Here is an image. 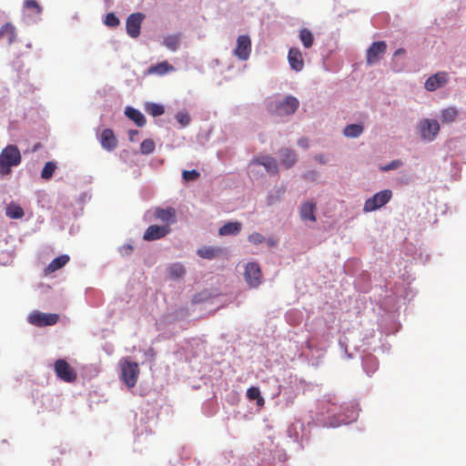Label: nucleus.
Returning <instances> with one entry per match:
<instances>
[{
  "label": "nucleus",
  "instance_id": "8fccbe9b",
  "mask_svg": "<svg viewBox=\"0 0 466 466\" xmlns=\"http://www.w3.org/2000/svg\"><path fill=\"white\" fill-rule=\"evenodd\" d=\"M268 244L272 247V246H274L276 244V241L274 239L269 238L268 240Z\"/></svg>",
  "mask_w": 466,
  "mask_h": 466
},
{
  "label": "nucleus",
  "instance_id": "a18cd8bd",
  "mask_svg": "<svg viewBox=\"0 0 466 466\" xmlns=\"http://www.w3.org/2000/svg\"><path fill=\"white\" fill-rule=\"evenodd\" d=\"M298 145L303 148H308L309 147V142H308V139L306 137H301L298 140Z\"/></svg>",
  "mask_w": 466,
  "mask_h": 466
},
{
  "label": "nucleus",
  "instance_id": "c9c22d12",
  "mask_svg": "<svg viewBox=\"0 0 466 466\" xmlns=\"http://www.w3.org/2000/svg\"><path fill=\"white\" fill-rule=\"evenodd\" d=\"M155 150V142L152 139H145L140 145V151L144 155H149Z\"/></svg>",
  "mask_w": 466,
  "mask_h": 466
},
{
  "label": "nucleus",
  "instance_id": "6e6552de",
  "mask_svg": "<svg viewBox=\"0 0 466 466\" xmlns=\"http://www.w3.org/2000/svg\"><path fill=\"white\" fill-rule=\"evenodd\" d=\"M387 51V44L384 41L373 42L366 53L367 64L371 66L378 63Z\"/></svg>",
  "mask_w": 466,
  "mask_h": 466
},
{
  "label": "nucleus",
  "instance_id": "79ce46f5",
  "mask_svg": "<svg viewBox=\"0 0 466 466\" xmlns=\"http://www.w3.org/2000/svg\"><path fill=\"white\" fill-rule=\"evenodd\" d=\"M402 165V162L400 160H393L385 167H383L381 169L384 171H389L392 169H396L400 167Z\"/></svg>",
  "mask_w": 466,
  "mask_h": 466
},
{
  "label": "nucleus",
  "instance_id": "393cba45",
  "mask_svg": "<svg viewBox=\"0 0 466 466\" xmlns=\"http://www.w3.org/2000/svg\"><path fill=\"white\" fill-rule=\"evenodd\" d=\"M247 398L249 400H256L257 405L262 408L265 405V400L261 396V392L258 387H250L247 390Z\"/></svg>",
  "mask_w": 466,
  "mask_h": 466
},
{
  "label": "nucleus",
  "instance_id": "39448f33",
  "mask_svg": "<svg viewBox=\"0 0 466 466\" xmlns=\"http://www.w3.org/2000/svg\"><path fill=\"white\" fill-rule=\"evenodd\" d=\"M54 369L57 378L65 382L71 383L76 381L77 379V375L74 368H72L70 364L63 359L56 360Z\"/></svg>",
  "mask_w": 466,
  "mask_h": 466
},
{
  "label": "nucleus",
  "instance_id": "c85d7f7f",
  "mask_svg": "<svg viewBox=\"0 0 466 466\" xmlns=\"http://www.w3.org/2000/svg\"><path fill=\"white\" fill-rule=\"evenodd\" d=\"M163 45L171 51H177L180 45V35H171L164 37Z\"/></svg>",
  "mask_w": 466,
  "mask_h": 466
},
{
  "label": "nucleus",
  "instance_id": "72a5a7b5",
  "mask_svg": "<svg viewBox=\"0 0 466 466\" xmlns=\"http://www.w3.org/2000/svg\"><path fill=\"white\" fill-rule=\"evenodd\" d=\"M56 169V165L55 162H53V161L46 162L41 171V177L45 180H49L53 177Z\"/></svg>",
  "mask_w": 466,
  "mask_h": 466
},
{
  "label": "nucleus",
  "instance_id": "37998d69",
  "mask_svg": "<svg viewBox=\"0 0 466 466\" xmlns=\"http://www.w3.org/2000/svg\"><path fill=\"white\" fill-rule=\"evenodd\" d=\"M369 362H371V364L373 365V370L372 371H374L378 368V363H377L376 360H374L372 357L366 358L364 360L365 367H367Z\"/></svg>",
  "mask_w": 466,
  "mask_h": 466
},
{
  "label": "nucleus",
  "instance_id": "a211bd4d",
  "mask_svg": "<svg viewBox=\"0 0 466 466\" xmlns=\"http://www.w3.org/2000/svg\"><path fill=\"white\" fill-rule=\"evenodd\" d=\"M316 204L313 202H305L301 204L299 208L300 218L304 221L309 220L311 222L316 221Z\"/></svg>",
  "mask_w": 466,
  "mask_h": 466
},
{
  "label": "nucleus",
  "instance_id": "bb28decb",
  "mask_svg": "<svg viewBox=\"0 0 466 466\" xmlns=\"http://www.w3.org/2000/svg\"><path fill=\"white\" fill-rule=\"evenodd\" d=\"M4 37H7L9 44H12L15 39V29L9 23H6L0 28V40Z\"/></svg>",
  "mask_w": 466,
  "mask_h": 466
},
{
  "label": "nucleus",
  "instance_id": "5701e85b",
  "mask_svg": "<svg viewBox=\"0 0 466 466\" xmlns=\"http://www.w3.org/2000/svg\"><path fill=\"white\" fill-rule=\"evenodd\" d=\"M125 114L129 119L134 121L137 126H138V127L145 126L146 118H145L144 115L139 110L128 106L126 108Z\"/></svg>",
  "mask_w": 466,
  "mask_h": 466
},
{
  "label": "nucleus",
  "instance_id": "2f4dec72",
  "mask_svg": "<svg viewBox=\"0 0 466 466\" xmlns=\"http://www.w3.org/2000/svg\"><path fill=\"white\" fill-rule=\"evenodd\" d=\"M168 273L172 279H177L185 275L186 269L182 264L173 263L168 267Z\"/></svg>",
  "mask_w": 466,
  "mask_h": 466
},
{
  "label": "nucleus",
  "instance_id": "09e8293b",
  "mask_svg": "<svg viewBox=\"0 0 466 466\" xmlns=\"http://www.w3.org/2000/svg\"><path fill=\"white\" fill-rule=\"evenodd\" d=\"M404 53H405V50H404L403 48H399V49H397V50L395 51V53H394V56H399V55H402V54H404Z\"/></svg>",
  "mask_w": 466,
  "mask_h": 466
},
{
  "label": "nucleus",
  "instance_id": "2eb2a0df",
  "mask_svg": "<svg viewBox=\"0 0 466 466\" xmlns=\"http://www.w3.org/2000/svg\"><path fill=\"white\" fill-rule=\"evenodd\" d=\"M448 82L447 73L440 72L431 76H430L424 86L425 88L429 91H434L441 86H443Z\"/></svg>",
  "mask_w": 466,
  "mask_h": 466
},
{
  "label": "nucleus",
  "instance_id": "412c9836",
  "mask_svg": "<svg viewBox=\"0 0 466 466\" xmlns=\"http://www.w3.org/2000/svg\"><path fill=\"white\" fill-rule=\"evenodd\" d=\"M242 228V224L238 221L235 222H228L218 229V234L220 236H230V235H238Z\"/></svg>",
  "mask_w": 466,
  "mask_h": 466
},
{
  "label": "nucleus",
  "instance_id": "ddd939ff",
  "mask_svg": "<svg viewBox=\"0 0 466 466\" xmlns=\"http://www.w3.org/2000/svg\"><path fill=\"white\" fill-rule=\"evenodd\" d=\"M154 218L169 226L177 222V211L172 207L167 208L157 207L154 210Z\"/></svg>",
  "mask_w": 466,
  "mask_h": 466
},
{
  "label": "nucleus",
  "instance_id": "a878e982",
  "mask_svg": "<svg viewBox=\"0 0 466 466\" xmlns=\"http://www.w3.org/2000/svg\"><path fill=\"white\" fill-rule=\"evenodd\" d=\"M23 7L28 15H39L42 13V7L35 0H25Z\"/></svg>",
  "mask_w": 466,
  "mask_h": 466
},
{
  "label": "nucleus",
  "instance_id": "473e14b6",
  "mask_svg": "<svg viewBox=\"0 0 466 466\" xmlns=\"http://www.w3.org/2000/svg\"><path fill=\"white\" fill-rule=\"evenodd\" d=\"M24 214L23 208L16 204H10L6 208V216L11 218H21Z\"/></svg>",
  "mask_w": 466,
  "mask_h": 466
},
{
  "label": "nucleus",
  "instance_id": "f3484780",
  "mask_svg": "<svg viewBox=\"0 0 466 466\" xmlns=\"http://www.w3.org/2000/svg\"><path fill=\"white\" fill-rule=\"evenodd\" d=\"M225 249L219 247L204 246L197 250V254L206 259H214L225 255Z\"/></svg>",
  "mask_w": 466,
  "mask_h": 466
},
{
  "label": "nucleus",
  "instance_id": "cd10ccee",
  "mask_svg": "<svg viewBox=\"0 0 466 466\" xmlns=\"http://www.w3.org/2000/svg\"><path fill=\"white\" fill-rule=\"evenodd\" d=\"M299 39L305 48H310L314 43V36L311 31L308 28L299 30Z\"/></svg>",
  "mask_w": 466,
  "mask_h": 466
},
{
  "label": "nucleus",
  "instance_id": "4be33fe9",
  "mask_svg": "<svg viewBox=\"0 0 466 466\" xmlns=\"http://www.w3.org/2000/svg\"><path fill=\"white\" fill-rule=\"evenodd\" d=\"M174 70H175V68L173 66L169 65L167 61H163L157 65L151 66L147 69V72L150 75L156 74V75L163 76V75H165L168 72L174 71Z\"/></svg>",
  "mask_w": 466,
  "mask_h": 466
},
{
  "label": "nucleus",
  "instance_id": "c03bdc74",
  "mask_svg": "<svg viewBox=\"0 0 466 466\" xmlns=\"http://www.w3.org/2000/svg\"><path fill=\"white\" fill-rule=\"evenodd\" d=\"M305 178L308 180H314L318 177L317 171H309L304 175Z\"/></svg>",
  "mask_w": 466,
  "mask_h": 466
},
{
  "label": "nucleus",
  "instance_id": "e433bc0d",
  "mask_svg": "<svg viewBox=\"0 0 466 466\" xmlns=\"http://www.w3.org/2000/svg\"><path fill=\"white\" fill-rule=\"evenodd\" d=\"M200 177V173L196 170H184L182 173V177L185 181H195Z\"/></svg>",
  "mask_w": 466,
  "mask_h": 466
},
{
  "label": "nucleus",
  "instance_id": "20e7f679",
  "mask_svg": "<svg viewBox=\"0 0 466 466\" xmlns=\"http://www.w3.org/2000/svg\"><path fill=\"white\" fill-rule=\"evenodd\" d=\"M392 192L390 189H385L376 193L371 198H368L363 206L364 212H372L384 205H386L391 198Z\"/></svg>",
  "mask_w": 466,
  "mask_h": 466
},
{
  "label": "nucleus",
  "instance_id": "f704fd0d",
  "mask_svg": "<svg viewBox=\"0 0 466 466\" xmlns=\"http://www.w3.org/2000/svg\"><path fill=\"white\" fill-rule=\"evenodd\" d=\"M147 111L153 116H158L164 114V106L156 103H151L147 106Z\"/></svg>",
  "mask_w": 466,
  "mask_h": 466
},
{
  "label": "nucleus",
  "instance_id": "7c9ffc66",
  "mask_svg": "<svg viewBox=\"0 0 466 466\" xmlns=\"http://www.w3.org/2000/svg\"><path fill=\"white\" fill-rule=\"evenodd\" d=\"M363 132V127L359 124H350L346 126L343 130L344 136L348 137H358Z\"/></svg>",
  "mask_w": 466,
  "mask_h": 466
},
{
  "label": "nucleus",
  "instance_id": "58836bf2",
  "mask_svg": "<svg viewBox=\"0 0 466 466\" xmlns=\"http://www.w3.org/2000/svg\"><path fill=\"white\" fill-rule=\"evenodd\" d=\"M120 21L114 13H108L106 15L105 24L108 26L115 27L119 25Z\"/></svg>",
  "mask_w": 466,
  "mask_h": 466
},
{
  "label": "nucleus",
  "instance_id": "4468645a",
  "mask_svg": "<svg viewBox=\"0 0 466 466\" xmlns=\"http://www.w3.org/2000/svg\"><path fill=\"white\" fill-rule=\"evenodd\" d=\"M288 61L291 69L299 72L304 67V59L302 53L297 47H291L289 50Z\"/></svg>",
  "mask_w": 466,
  "mask_h": 466
},
{
  "label": "nucleus",
  "instance_id": "9d476101",
  "mask_svg": "<svg viewBox=\"0 0 466 466\" xmlns=\"http://www.w3.org/2000/svg\"><path fill=\"white\" fill-rule=\"evenodd\" d=\"M251 53V40L247 35H239L237 39V46L234 50V55L242 61L249 58Z\"/></svg>",
  "mask_w": 466,
  "mask_h": 466
},
{
  "label": "nucleus",
  "instance_id": "1a4fd4ad",
  "mask_svg": "<svg viewBox=\"0 0 466 466\" xmlns=\"http://www.w3.org/2000/svg\"><path fill=\"white\" fill-rule=\"evenodd\" d=\"M419 130L423 139L432 141L440 132V125L435 119H424L420 123Z\"/></svg>",
  "mask_w": 466,
  "mask_h": 466
},
{
  "label": "nucleus",
  "instance_id": "dca6fc26",
  "mask_svg": "<svg viewBox=\"0 0 466 466\" xmlns=\"http://www.w3.org/2000/svg\"><path fill=\"white\" fill-rule=\"evenodd\" d=\"M100 143L104 149L112 151L117 147V139L110 128H106L100 136Z\"/></svg>",
  "mask_w": 466,
  "mask_h": 466
},
{
  "label": "nucleus",
  "instance_id": "a19ab883",
  "mask_svg": "<svg viewBox=\"0 0 466 466\" xmlns=\"http://www.w3.org/2000/svg\"><path fill=\"white\" fill-rule=\"evenodd\" d=\"M134 250L131 244H124L119 248V252L122 256H129Z\"/></svg>",
  "mask_w": 466,
  "mask_h": 466
},
{
  "label": "nucleus",
  "instance_id": "6ab92c4d",
  "mask_svg": "<svg viewBox=\"0 0 466 466\" xmlns=\"http://www.w3.org/2000/svg\"><path fill=\"white\" fill-rule=\"evenodd\" d=\"M69 259L70 258L68 255L58 256L57 258H54L45 268V274L48 275L60 269L68 263Z\"/></svg>",
  "mask_w": 466,
  "mask_h": 466
},
{
  "label": "nucleus",
  "instance_id": "49530a36",
  "mask_svg": "<svg viewBox=\"0 0 466 466\" xmlns=\"http://www.w3.org/2000/svg\"><path fill=\"white\" fill-rule=\"evenodd\" d=\"M314 159H315V160H317L318 162H319L320 164H325V163H327V159H326V157H325L323 155H321V154H319V155H316V156L314 157Z\"/></svg>",
  "mask_w": 466,
  "mask_h": 466
},
{
  "label": "nucleus",
  "instance_id": "3c124183",
  "mask_svg": "<svg viewBox=\"0 0 466 466\" xmlns=\"http://www.w3.org/2000/svg\"><path fill=\"white\" fill-rule=\"evenodd\" d=\"M198 300L197 299V298H196V297H194V299H193V302H198Z\"/></svg>",
  "mask_w": 466,
  "mask_h": 466
},
{
  "label": "nucleus",
  "instance_id": "b1692460",
  "mask_svg": "<svg viewBox=\"0 0 466 466\" xmlns=\"http://www.w3.org/2000/svg\"><path fill=\"white\" fill-rule=\"evenodd\" d=\"M258 165L263 166L267 172L270 174H277L279 172L278 163L272 157H263L256 160Z\"/></svg>",
  "mask_w": 466,
  "mask_h": 466
},
{
  "label": "nucleus",
  "instance_id": "9b49d317",
  "mask_svg": "<svg viewBox=\"0 0 466 466\" xmlns=\"http://www.w3.org/2000/svg\"><path fill=\"white\" fill-rule=\"evenodd\" d=\"M145 19L142 13H133L127 19V33L132 38H137L140 35L141 25Z\"/></svg>",
  "mask_w": 466,
  "mask_h": 466
},
{
  "label": "nucleus",
  "instance_id": "aec40b11",
  "mask_svg": "<svg viewBox=\"0 0 466 466\" xmlns=\"http://www.w3.org/2000/svg\"><path fill=\"white\" fill-rule=\"evenodd\" d=\"M281 164L286 167H291L297 162V155L290 148H282L279 150Z\"/></svg>",
  "mask_w": 466,
  "mask_h": 466
},
{
  "label": "nucleus",
  "instance_id": "0eeeda50",
  "mask_svg": "<svg viewBox=\"0 0 466 466\" xmlns=\"http://www.w3.org/2000/svg\"><path fill=\"white\" fill-rule=\"evenodd\" d=\"M244 279L250 288H258L262 279L259 265L256 262H248L245 267Z\"/></svg>",
  "mask_w": 466,
  "mask_h": 466
},
{
  "label": "nucleus",
  "instance_id": "f8f14e48",
  "mask_svg": "<svg viewBox=\"0 0 466 466\" xmlns=\"http://www.w3.org/2000/svg\"><path fill=\"white\" fill-rule=\"evenodd\" d=\"M170 231L171 228L168 225H152L147 228L143 235V238L147 241L157 240L166 237Z\"/></svg>",
  "mask_w": 466,
  "mask_h": 466
},
{
  "label": "nucleus",
  "instance_id": "f257e3e1",
  "mask_svg": "<svg viewBox=\"0 0 466 466\" xmlns=\"http://www.w3.org/2000/svg\"><path fill=\"white\" fill-rule=\"evenodd\" d=\"M22 161L20 150L15 145H8L0 152V175L7 176L13 167H17Z\"/></svg>",
  "mask_w": 466,
  "mask_h": 466
},
{
  "label": "nucleus",
  "instance_id": "4c0bfd02",
  "mask_svg": "<svg viewBox=\"0 0 466 466\" xmlns=\"http://www.w3.org/2000/svg\"><path fill=\"white\" fill-rule=\"evenodd\" d=\"M176 119L177 120V122L182 126V127H186L189 124L190 122V116L187 113V112H177L176 114Z\"/></svg>",
  "mask_w": 466,
  "mask_h": 466
},
{
  "label": "nucleus",
  "instance_id": "f03ea898",
  "mask_svg": "<svg viewBox=\"0 0 466 466\" xmlns=\"http://www.w3.org/2000/svg\"><path fill=\"white\" fill-rule=\"evenodd\" d=\"M121 368V379L128 388H133L137 382L139 375L138 364L127 359L121 360L119 362Z\"/></svg>",
  "mask_w": 466,
  "mask_h": 466
},
{
  "label": "nucleus",
  "instance_id": "7ed1b4c3",
  "mask_svg": "<svg viewBox=\"0 0 466 466\" xmlns=\"http://www.w3.org/2000/svg\"><path fill=\"white\" fill-rule=\"evenodd\" d=\"M299 106V100L292 96H288L283 101L270 106V112L277 116H289L295 113Z\"/></svg>",
  "mask_w": 466,
  "mask_h": 466
},
{
  "label": "nucleus",
  "instance_id": "c756f323",
  "mask_svg": "<svg viewBox=\"0 0 466 466\" xmlns=\"http://www.w3.org/2000/svg\"><path fill=\"white\" fill-rule=\"evenodd\" d=\"M458 116V110L453 107H448L441 111V119L444 123H451L454 122Z\"/></svg>",
  "mask_w": 466,
  "mask_h": 466
},
{
  "label": "nucleus",
  "instance_id": "423d86ee",
  "mask_svg": "<svg viewBox=\"0 0 466 466\" xmlns=\"http://www.w3.org/2000/svg\"><path fill=\"white\" fill-rule=\"evenodd\" d=\"M59 320V315L56 313H44L38 310L33 311L28 316L30 324L35 327H46L56 324Z\"/></svg>",
  "mask_w": 466,
  "mask_h": 466
},
{
  "label": "nucleus",
  "instance_id": "de8ad7c7",
  "mask_svg": "<svg viewBox=\"0 0 466 466\" xmlns=\"http://www.w3.org/2000/svg\"><path fill=\"white\" fill-rule=\"evenodd\" d=\"M138 135V131L137 130H129L128 131V137H129V140L130 141H134L135 140V137Z\"/></svg>",
  "mask_w": 466,
  "mask_h": 466
},
{
  "label": "nucleus",
  "instance_id": "ea45409f",
  "mask_svg": "<svg viewBox=\"0 0 466 466\" xmlns=\"http://www.w3.org/2000/svg\"><path fill=\"white\" fill-rule=\"evenodd\" d=\"M248 238L249 242H251L252 244H255V245L261 244L265 240V238L263 237V235L258 232H253L252 234H250L248 236Z\"/></svg>",
  "mask_w": 466,
  "mask_h": 466
}]
</instances>
